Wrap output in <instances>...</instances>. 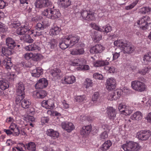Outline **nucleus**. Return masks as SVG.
<instances>
[{
	"label": "nucleus",
	"mask_w": 151,
	"mask_h": 151,
	"mask_svg": "<svg viewBox=\"0 0 151 151\" xmlns=\"http://www.w3.org/2000/svg\"><path fill=\"white\" fill-rule=\"evenodd\" d=\"M115 46L120 47L124 53L130 54L134 50V47L130 42L124 40H119L114 42Z\"/></svg>",
	"instance_id": "1"
},
{
	"label": "nucleus",
	"mask_w": 151,
	"mask_h": 151,
	"mask_svg": "<svg viewBox=\"0 0 151 151\" xmlns=\"http://www.w3.org/2000/svg\"><path fill=\"white\" fill-rule=\"evenodd\" d=\"M42 14V15L46 16L47 18L52 19H57L61 16V14L58 9L49 8L43 11Z\"/></svg>",
	"instance_id": "2"
},
{
	"label": "nucleus",
	"mask_w": 151,
	"mask_h": 151,
	"mask_svg": "<svg viewBox=\"0 0 151 151\" xmlns=\"http://www.w3.org/2000/svg\"><path fill=\"white\" fill-rule=\"evenodd\" d=\"M42 23H38L36 25L35 29L34 30L33 32L35 37L42 35L44 29L50 25V23L47 21H45Z\"/></svg>",
	"instance_id": "3"
},
{
	"label": "nucleus",
	"mask_w": 151,
	"mask_h": 151,
	"mask_svg": "<svg viewBox=\"0 0 151 151\" xmlns=\"http://www.w3.org/2000/svg\"><path fill=\"white\" fill-rule=\"evenodd\" d=\"M123 145L122 148L125 151H138L141 146L137 142H126Z\"/></svg>",
	"instance_id": "4"
},
{
	"label": "nucleus",
	"mask_w": 151,
	"mask_h": 151,
	"mask_svg": "<svg viewBox=\"0 0 151 151\" xmlns=\"http://www.w3.org/2000/svg\"><path fill=\"white\" fill-rule=\"evenodd\" d=\"M131 86L134 90L139 92L144 91L147 87L144 83L138 80L132 81L131 82Z\"/></svg>",
	"instance_id": "5"
},
{
	"label": "nucleus",
	"mask_w": 151,
	"mask_h": 151,
	"mask_svg": "<svg viewBox=\"0 0 151 151\" xmlns=\"http://www.w3.org/2000/svg\"><path fill=\"white\" fill-rule=\"evenodd\" d=\"M150 17L148 16L143 17L137 21V23L139 25H141L140 27L144 30L149 29V26L150 27V28H151V23L150 22H148L150 21Z\"/></svg>",
	"instance_id": "6"
},
{
	"label": "nucleus",
	"mask_w": 151,
	"mask_h": 151,
	"mask_svg": "<svg viewBox=\"0 0 151 151\" xmlns=\"http://www.w3.org/2000/svg\"><path fill=\"white\" fill-rule=\"evenodd\" d=\"M30 29L29 26L27 24H26L23 26L18 28L16 31V32L18 35H24L28 31L29 34H33L34 35V33H33L34 30H31Z\"/></svg>",
	"instance_id": "7"
},
{
	"label": "nucleus",
	"mask_w": 151,
	"mask_h": 151,
	"mask_svg": "<svg viewBox=\"0 0 151 151\" xmlns=\"http://www.w3.org/2000/svg\"><path fill=\"white\" fill-rule=\"evenodd\" d=\"M151 135V132L147 130H141L137 133L138 138L140 140H147Z\"/></svg>",
	"instance_id": "8"
},
{
	"label": "nucleus",
	"mask_w": 151,
	"mask_h": 151,
	"mask_svg": "<svg viewBox=\"0 0 151 151\" xmlns=\"http://www.w3.org/2000/svg\"><path fill=\"white\" fill-rule=\"evenodd\" d=\"M51 4L49 0H37L35 3V7L40 8L50 6Z\"/></svg>",
	"instance_id": "9"
},
{
	"label": "nucleus",
	"mask_w": 151,
	"mask_h": 151,
	"mask_svg": "<svg viewBox=\"0 0 151 151\" xmlns=\"http://www.w3.org/2000/svg\"><path fill=\"white\" fill-rule=\"evenodd\" d=\"M81 16L84 20H93L95 19L94 14L92 12L87 10H82L81 12Z\"/></svg>",
	"instance_id": "10"
},
{
	"label": "nucleus",
	"mask_w": 151,
	"mask_h": 151,
	"mask_svg": "<svg viewBox=\"0 0 151 151\" xmlns=\"http://www.w3.org/2000/svg\"><path fill=\"white\" fill-rule=\"evenodd\" d=\"M91 25L94 29L101 32H105L106 33L110 32L112 30L111 27L109 25H106L105 27H103L102 28H100L95 23L91 24Z\"/></svg>",
	"instance_id": "11"
},
{
	"label": "nucleus",
	"mask_w": 151,
	"mask_h": 151,
	"mask_svg": "<svg viewBox=\"0 0 151 151\" xmlns=\"http://www.w3.org/2000/svg\"><path fill=\"white\" fill-rule=\"evenodd\" d=\"M106 87L108 90H111L116 87V81L114 78H111L107 80Z\"/></svg>",
	"instance_id": "12"
},
{
	"label": "nucleus",
	"mask_w": 151,
	"mask_h": 151,
	"mask_svg": "<svg viewBox=\"0 0 151 151\" xmlns=\"http://www.w3.org/2000/svg\"><path fill=\"white\" fill-rule=\"evenodd\" d=\"M48 84L47 80L45 78L40 79L35 85L37 89H42L47 86Z\"/></svg>",
	"instance_id": "13"
},
{
	"label": "nucleus",
	"mask_w": 151,
	"mask_h": 151,
	"mask_svg": "<svg viewBox=\"0 0 151 151\" xmlns=\"http://www.w3.org/2000/svg\"><path fill=\"white\" fill-rule=\"evenodd\" d=\"M121 90L117 89L114 91L109 94L108 98L109 100L112 101L116 100L118 99L121 95Z\"/></svg>",
	"instance_id": "14"
},
{
	"label": "nucleus",
	"mask_w": 151,
	"mask_h": 151,
	"mask_svg": "<svg viewBox=\"0 0 151 151\" xmlns=\"http://www.w3.org/2000/svg\"><path fill=\"white\" fill-rule=\"evenodd\" d=\"M104 49V47L101 45L97 44L92 47L90 49L91 53L97 54L101 52Z\"/></svg>",
	"instance_id": "15"
},
{
	"label": "nucleus",
	"mask_w": 151,
	"mask_h": 151,
	"mask_svg": "<svg viewBox=\"0 0 151 151\" xmlns=\"http://www.w3.org/2000/svg\"><path fill=\"white\" fill-rule=\"evenodd\" d=\"M61 126L63 129L66 130L68 132H70L74 129V126L71 122H63L61 124Z\"/></svg>",
	"instance_id": "16"
},
{
	"label": "nucleus",
	"mask_w": 151,
	"mask_h": 151,
	"mask_svg": "<svg viewBox=\"0 0 151 151\" xmlns=\"http://www.w3.org/2000/svg\"><path fill=\"white\" fill-rule=\"evenodd\" d=\"M69 43L70 47L73 46L76 43L78 42L80 39V37L78 36L70 35L66 37Z\"/></svg>",
	"instance_id": "17"
},
{
	"label": "nucleus",
	"mask_w": 151,
	"mask_h": 151,
	"mask_svg": "<svg viewBox=\"0 0 151 151\" xmlns=\"http://www.w3.org/2000/svg\"><path fill=\"white\" fill-rule=\"evenodd\" d=\"M108 116L111 120L113 121L116 119V113L115 110L113 107H110L107 111Z\"/></svg>",
	"instance_id": "18"
},
{
	"label": "nucleus",
	"mask_w": 151,
	"mask_h": 151,
	"mask_svg": "<svg viewBox=\"0 0 151 151\" xmlns=\"http://www.w3.org/2000/svg\"><path fill=\"white\" fill-rule=\"evenodd\" d=\"M68 40L65 37L63 39L60 40L59 42V45L62 50H65L68 47H70Z\"/></svg>",
	"instance_id": "19"
},
{
	"label": "nucleus",
	"mask_w": 151,
	"mask_h": 151,
	"mask_svg": "<svg viewBox=\"0 0 151 151\" xmlns=\"http://www.w3.org/2000/svg\"><path fill=\"white\" fill-rule=\"evenodd\" d=\"M16 93L19 94L20 93L25 94V86L22 82L18 83L16 86Z\"/></svg>",
	"instance_id": "20"
},
{
	"label": "nucleus",
	"mask_w": 151,
	"mask_h": 151,
	"mask_svg": "<svg viewBox=\"0 0 151 151\" xmlns=\"http://www.w3.org/2000/svg\"><path fill=\"white\" fill-rule=\"evenodd\" d=\"M76 81V78L73 76H65L62 79V83L64 84H70L74 83Z\"/></svg>",
	"instance_id": "21"
},
{
	"label": "nucleus",
	"mask_w": 151,
	"mask_h": 151,
	"mask_svg": "<svg viewBox=\"0 0 151 151\" xmlns=\"http://www.w3.org/2000/svg\"><path fill=\"white\" fill-rule=\"evenodd\" d=\"M61 72L60 69L56 68L52 69L50 73L55 79H57L60 78Z\"/></svg>",
	"instance_id": "22"
},
{
	"label": "nucleus",
	"mask_w": 151,
	"mask_h": 151,
	"mask_svg": "<svg viewBox=\"0 0 151 151\" xmlns=\"http://www.w3.org/2000/svg\"><path fill=\"white\" fill-rule=\"evenodd\" d=\"M6 45L9 49L12 50L16 45L14 41L11 38L8 37L6 40Z\"/></svg>",
	"instance_id": "23"
},
{
	"label": "nucleus",
	"mask_w": 151,
	"mask_h": 151,
	"mask_svg": "<svg viewBox=\"0 0 151 151\" xmlns=\"http://www.w3.org/2000/svg\"><path fill=\"white\" fill-rule=\"evenodd\" d=\"M2 64L8 70H10L13 66V64L11 62L10 58H8V59H5L3 61Z\"/></svg>",
	"instance_id": "24"
},
{
	"label": "nucleus",
	"mask_w": 151,
	"mask_h": 151,
	"mask_svg": "<svg viewBox=\"0 0 151 151\" xmlns=\"http://www.w3.org/2000/svg\"><path fill=\"white\" fill-rule=\"evenodd\" d=\"M47 135L51 137L53 139H55L59 137V134L57 131L53 129H48L46 132Z\"/></svg>",
	"instance_id": "25"
},
{
	"label": "nucleus",
	"mask_w": 151,
	"mask_h": 151,
	"mask_svg": "<svg viewBox=\"0 0 151 151\" xmlns=\"http://www.w3.org/2000/svg\"><path fill=\"white\" fill-rule=\"evenodd\" d=\"M31 73L32 76L38 77L43 74V70L41 68H39L32 70L31 72Z\"/></svg>",
	"instance_id": "26"
},
{
	"label": "nucleus",
	"mask_w": 151,
	"mask_h": 151,
	"mask_svg": "<svg viewBox=\"0 0 151 151\" xmlns=\"http://www.w3.org/2000/svg\"><path fill=\"white\" fill-rule=\"evenodd\" d=\"M91 35L94 39L95 42H97L100 40L102 38V36L98 32L93 31H92Z\"/></svg>",
	"instance_id": "27"
},
{
	"label": "nucleus",
	"mask_w": 151,
	"mask_h": 151,
	"mask_svg": "<svg viewBox=\"0 0 151 151\" xmlns=\"http://www.w3.org/2000/svg\"><path fill=\"white\" fill-rule=\"evenodd\" d=\"M109 64V62L106 60H98L94 63L93 64L95 67H99L101 66H104L106 65H107Z\"/></svg>",
	"instance_id": "28"
},
{
	"label": "nucleus",
	"mask_w": 151,
	"mask_h": 151,
	"mask_svg": "<svg viewBox=\"0 0 151 151\" xmlns=\"http://www.w3.org/2000/svg\"><path fill=\"white\" fill-rule=\"evenodd\" d=\"M61 29L57 26L52 27L50 30L49 34L50 35H58Z\"/></svg>",
	"instance_id": "29"
},
{
	"label": "nucleus",
	"mask_w": 151,
	"mask_h": 151,
	"mask_svg": "<svg viewBox=\"0 0 151 151\" xmlns=\"http://www.w3.org/2000/svg\"><path fill=\"white\" fill-rule=\"evenodd\" d=\"M25 49L28 51H32L36 50H39V47L35 43L31 45L26 46L24 47Z\"/></svg>",
	"instance_id": "30"
},
{
	"label": "nucleus",
	"mask_w": 151,
	"mask_h": 151,
	"mask_svg": "<svg viewBox=\"0 0 151 151\" xmlns=\"http://www.w3.org/2000/svg\"><path fill=\"white\" fill-rule=\"evenodd\" d=\"M130 118L132 120H139L142 119V114L140 111H137L132 115Z\"/></svg>",
	"instance_id": "31"
},
{
	"label": "nucleus",
	"mask_w": 151,
	"mask_h": 151,
	"mask_svg": "<svg viewBox=\"0 0 151 151\" xmlns=\"http://www.w3.org/2000/svg\"><path fill=\"white\" fill-rule=\"evenodd\" d=\"M26 150V146L22 142L18 144L17 147L13 148L12 151H24Z\"/></svg>",
	"instance_id": "32"
},
{
	"label": "nucleus",
	"mask_w": 151,
	"mask_h": 151,
	"mask_svg": "<svg viewBox=\"0 0 151 151\" xmlns=\"http://www.w3.org/2000/svg\"><path fill=\"white\" fill-rule=\"evenodd\" d=\"M59 4L62 6L66 8L71 5V2L70 0H59Z\"/></svg>",
	"instance_id": "33"
},
{
	"label": "nucleus",
	"mask_w": 151,
	"mask_h": 151,
	"mask_svg": "<svg viewBox=\"0 0 151 151\" xmlns=\"http://www.w3.org/2000/svg\"><path fill=\"white\" fill-rule=\"evenodd\" d=\"M2 52L3 55L6 57L11 55L12 54V50L7 48L2 47Z\"/></svg>",
	"instance_id": "34"
},
{
	"label": "nucleus",
	"mask_w": 151,
	"mask_h": 151,
	"mask_svg": "<svg viewBox=\"0 0 151 151\" xmlns=\"http://www.w3.org/2000/svg\"><path fill=\"white\" fill-rule=\"evenodd\" d=\"M108 137V132L106 131H104L100 135L99 139L101 141L111 142L110 140H107Z\"/></svg>",
	"instance_id": "35"
},
{
	"label": "nucleus",
	"mask_w": 151,
	"mask_h": 151,
	"mask_svg": "<svg viewBox=\"0 0 151 151\" xmlns=\"http://www.w3.org/2000/svg\"><path fill=\"white\" fill-rule=\"evenodd\" d=\"M21 38L22 40L27 43H31L34 41L30 37L29 34H25L23 35V37H21Z\"/></svg>",
	"instance_id": "36"
},
{
	"label": "nucleus",
	"mask_w": 151,
	"mask_h": 151,
	"mask_svg": "<svg viewBox=\"0 0 151 151\" xmlns=\"http://www.w3.org/2000/svg\"><path fill=\"white\" fill-rule=\"evenodd\" d=\"M84 52V50L83 49H74L71 51L70 54L73 55H81Z\"/></svg>",
	"instance_id": "37"
},
{
	"label": "nucleus",
	"mask_w": 151,
	"mask_h": 151,
	"mask_svg": "<svg viewBox=\"0 0 151 151\" xmlns=\"http://www.w3.org/2000/svg\"><path fill=\"white\" fill-rule=\"evenodd\" d=\"M9 87L8 82L7 81L3 80L0 81V88L2 90H4Z\"/></svg>",
	"instance_id": "38"
},
{
	"label": "nucleus",
	"mask_w": 151,
	"mask_h": 151,
	"mask_svg": "<svg viewBox=\"0 0 151 151\" xmlns=\"http://www.w3.org/2000/svg\"><path fill=\"white\" fill-rule=\"evenodd\" d=\"M144 63L145 64H148L151 61V52H149L143 57Z\"/></svg>",
	"instance_id": "39"
},
{
	"label": "nucleus",
	"mask_w": 151,
	"mask_h": 151,
	"mask_svg": "<svg viewBox=\"0 0 151 151\" xmlns=\"http://www.w3.org/2000/svg\"><path fill=\"white\" fill-rule=\"evenodd\" d=\"M57 43L58 42L56 40L52 39L48 42V45L50 49H53L57 46Z\"/></svg>",
	"instance_id": "40"
},
{
	"label": "nucleus",
	"mask_w": 151,
	"mask_h": 151,
	"mask_svg": "<svg viewBox=\"0 0 151 151\" xmlns=\"http://www.w3.org/2000/svg\"><path fill=\"white\" fill-rule=\"evenodd\" d=\"M9 24L10 27L14 28H17L20 25L19 22L18 21H12L9 23Z\"/></svg>",
	"instance_id": "41"
},
{
	"label": "nucleus",
	"mask_w": 151,
	"mask_h": 151,
	"mask_svg": "<svg viewBox=\"0 0 151 151\" xmlns=\"http://www.w3.org/2000/svg\"><path fill=\"white\" fill-rule=\"evenodd\" d=\"M47 95L46 92L44 90H41L36 92V95L37 98L42 99L45 97Z\"/></svg>",
	"instance_id": "42"
},
{
	"label": "nucleus",
	"mask_w": 151,
	"mask_h": 151,
	"mask_svg": "<svg viewBox=\"0 0 151 151\" xmlns=\"http://www.w3.org/2000/svg\"><path fill=\"white\" fill-rule=\"evenodd\" d=\"M17 96L16 97L15 101L17 104H18L20 103L22 101L24 98L25 94L20 93L19 94L18 93H17Z\"/></svg>",
	"instance_id": "43"
},
{
	"label": "nucleus",
	"mask_w": 151,
	"mask_h": 151,
	"mask_svg": "<svg viewBox=\"0 0 151 151\" xmlns=\"http://www.w3.org/2000/svg\"><path fill=\"white\" fill-rule=\"evenodd\" d=\"M151 11V8L149 7H142L139 9V13L142 14H145Z\"/></svg>",
	"instance_id": "44"
},
{
	"label": "nucleus",
	"mask_w": 151,
	"mask_h": 151,
	"mask_svg": "<svg viewBox=\"0 0 151 151\" xmlns=\"http://www.w3.org/2000/svg\"><path fill=\"white\" fill-rule=\"evenodd\" d=\"M26 146L28 150L34 151L36 150V145L34 142H29Z\"/></svg>",
	"instance_id": "45"
},
{
	"label": "nucleus",
	"mask_w": 151,
	"mask_h": 151,
	"mask_svg": "<svg viewBox=\"0 0 151 151\" xmlns=\"http://www.w3.org/2000/svg\"><path fill=\"white\" fill-rule=\"evenodd\" d=\"M31 102L26 99H24L21 102L22 107L25 109L29 108V106L31 105Z\"/></svg>",
	"instance_id": "46"
},
{
	"label": "nucleus",
	"mask_w": 151,
	"mask_h": 151,
	"mask_svg": "<svg viewBox=\"0 0 151 151\" xmlns=\"http://www.w3.org/2000/svg\"><path fill=\"white\" fill-rule=\"evenodd\" d=\"M111 145V142H104L101 146V150L103 151H105L109 149Z\"/></svg>",
	"instance_id": "47"
},
{
	"label": "nucleus",
	"mask_w": 151,
	"mask_h": 151,
	"mask_svg": "<svg viewBox=\"0 0 151 151\" xmlns=\"http://www.w3.org/2000/svg\"><path fill=\"white\" fill-rule=\"evenodd\" d=\"M42 56L40 54H33L32 59L35 61H37L40 60Z\"/></svg>",
	"instance_id": "48"
},
{
	"label": "nucleus",
	"mask_w": 151,
	"mask_h": 151,
	"mask_svg": "<svg viewBox=\"0 0 151 151\" xmlns=\"http://www.w3.org/2000/svg\"><path fill=\"white\" fill-rule=\"evenodd\" d=\"M84 85L86 86V88L90 86H92V80L88 78L86 79L84 83Z\"/></svg>",
	"instance_id": "49"
},
{
	"label": "nucleus",
	"mask_w": 151,
	"mask_h": 151,
	"mask_svg": "<svg viewBox=\"0 0 151 151\" xmlns=\"http://www.w3.org/2000/svg\"><path fill=\"white\" fill-rule=\"evenodd\" d=\"M122 111L123 112L122 114L125 115H129L132 112V110L129 109V108L127 106H126V107L124 110H122Z\"/></svg>",
	"instance_id": "50"
},
{
	"label": "nucleus",
	"mask_w": 151,
	"mask_h": 151,
	"mask_svg": "<svg viewBox=\"0 0 151 151\" xmlns=\"http://www.w3.org/2000/svg\"><path fill=\"white\" fill-rule=\"evenodd\" d=\"M85 96L83 95L77 96L75 98V99L77 102H81L83 101L85 99Z\"/></svg>",
	"instance_id": "51"
},
{
	"label": "nucleus",
	"mask_w": 151,
	"mask_h": 151,
	"mask_svg": "<svg viewBox=\"0 0 151 151\" xmlns=\"http://www.w3.org/2000/svg\"><path fill=\"white\" fill-rule=\"evenodd\" d=\"M93 77L99 80H102L103 78V76L102 74L97 73H94L93 74Z\"/></svg>",
	"instance_id": "52"
},
{
	"label": "nucleus",
	"mask_w": 151,
	"mask_h": 151,
	"mask_svg": "<svg viewBox=\"0 0 151 151\" xmlns=\"http://www.w3.org/2000/svg\"><path fill=\"white\" fill-rule=\"evenodd\" d=\"M104 69L109 71V72L110 73H114L115 71V69L113 67H108L106 66L104 67Z\"/></svg>",
	"instance_id": "53"
},
{
	"label": "nucleus",
	"mask_w": 151,
	"mask_h": 151,
	"mask_svg": "<svg viewBox=\"0 0 151 151\" xmlns=\"http://www.w3.org/2000/svg\"><path fill=\"white\" fill-rule=\"evenodd\" d=\"M138 0H136L132 4L130 5L129 6H126L125 7V9L127 10H129L132 9L137 3Z\"/></svg>",
	"instance_id": "54"
},
{
	"label": "nucleus",
	"mask_w": 151,
	"mask_h": 151,
	"mask_svg": "<svg viewBox=\"0 0 151 151\" xmlns=\"http://www.w3.org/2000/svg\"><path fill=\"white\" fill-rule=\"evenodd\" d=\"M99 93L98 92H95L92 96V100L93 101H96L99 97Z\"/></svg>",
	"instance_id": "55"
},
{
	"label": "nucleus",
	"mask_w": 151,
	"mask_h": 151,
	"mask_svg": "<svg viewBox=\"0 0 151 151\" xmlns=\"http://www.w3.org/2000/svg\"><path fill=\"white\" fill-rule=\"evenodd\" d=\"M149 68L148 67H146L142 69V70L139 71V73L141 74L144 75L149 70Z\"/></svg>",
	"instance_id": "56"
},
{
	"label": "nucleus",
	"mask_w": 151,
	"mask_h": 151,
	"mask_svg": "<svg viewBox=\"0 0 151 151\" xmlns=\"http://www.w3.org/2000/svg\"><path fill=\"white\" fill-rule=\"evenodd\" d=\"M126 106L122 104H119L118 106V109H119L120 112H121L122 114L123 112H122V111L123 110H124L126 108Z\"/></svg>",
	"instance_id": "57"
},
{
	"label": "nucleus",
	"mask_w": 151,
	"mask_h": 151,
	"mask_svg": "<svg viewBox=\"0 0 151 151\" xmlns=\"http://www.w3.org/2000/svg\"><path fill=\"white\" fill-rule=\"evenodd\" d=\"M81 64L80 60L79 59H74L73 62V65H80Z\"/></svg>",
	"instance_id": "58"
},
{
	"label": "nucleus",
	"mask_w": 151,
	"mask_h": 151,
	"mask_svg": "<svg viewBox=\"0 0 151 151\" xmlns=\"http://www.w3.org/2000/svg\"><path fill=\"white\" fill-rule=\"evenodd\" d=\"M33 56V53H27L25 54L24 55V57L26 60H28L31 58H32Z\"/></svg>",
	"instance_id": "59"
},
{
	"label": "nucleus",
	"mask_w": 151,
	"mask_h": 151,
	"mask_svg": "<svg viewBox=\"0 0 151 151\" xmlns=\"http://www.w3.org/2000/svg\"><path fill=\"white\" fill-rule=\"evenodd\" d=\"M12 132L13 133V135L14 136H18L20 133L19 130L17 126L15 128L13 131Z\"/></svg>",
	"instance_id": "60"
},
{
	"label": "nucleus",
	"mask_w": 151,
	"mask_h": 151,
	"mask_svg": "<svg viewBox=\"0 0 151 151\" xmlns=\"http://www.w3.org/2000/svg\"><path fill=\"white\" fill-rule=\"evenodd\" d=\"M83 129H85L86 130L87 133H90L92 128V127L91 125H89L83 127Z\"/></svg>",
	"instance_id": "61"
},
{
	"label": "nucleus",
	"mask_w": 151,
	"mask_h": 151,
	"mask_svg": "<svg viewBox=\"0 0 151 151\" xmlns=\"http://www.w3.org/2000/svg\"><path fill=\"white\" fill-rule=\"evenodd\" d=\"M102 128L105 130L104 131H106L107 132H109L110 129L109 127L106 124H103Z\"/></svg>",
	"instance_id": "62"
},
{
	"label": "nucleus",
	"mask_w": 151,
	"mask_h": 151,
	"mask_svg": "<svg viewBox=\"0 0 151 151\" xmlns=\"http://www.w3.org/2000/svg\"><path fill=\"white\" fill-rule=\"evenodd\" d=\"M113 55V60H115L117 59L119 56L120 52H114L112 54Z\"/></svg>",
	"instance_id": "63"
},
{
	"label": "nucleus",
	"mask_w": 151,
	"mask_h": 151,
	"mask_svg": "<svg viewBox=\"0 0 151 151\" xmlns=\"http://www.w3.org/2000/svg\"><path fill=\"white\" fill-rule=\"evenodd\" d=\"M77 45L78 49H83L84 50V47L85 46L84 43L80 42L77 44Z\"/></svg>",
	"instance_id": "64"
}]
</instances>
